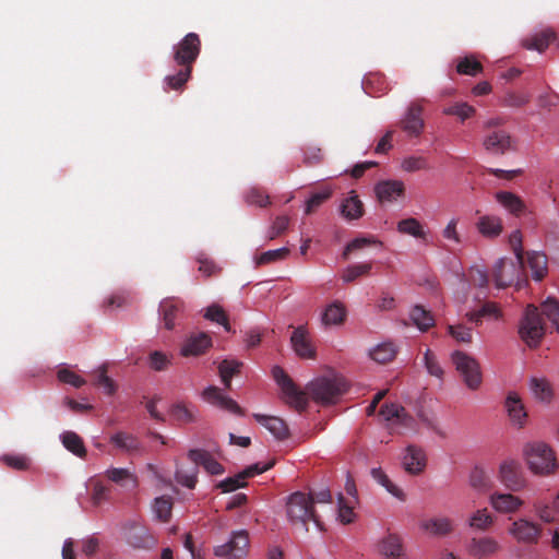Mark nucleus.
<instances>
[{
    "label": "nucleus",
    "mask_w": 559,
    "mask_h": 559,
    "mask_svg": "<svg viewBox=\"0 0 559 559\" xmlns=\"http://www.w3.org/2000/svg\"><path fill=\"white\" fill-rule=\"evenodd\" d=\"M522 456L527 469L535 476L548 477L559 468L555 450L546 442L533 440L524 443Z\"/></svg>",
    "instance_id": "1"
},
{
    "label": "nucleus",
    "mask_w": 559,
    "mask_h": 559,
    "mask_svg": "<svg viewBox=\"0 0 559 559\" xmlns=\"http://www.w3.org/2000/svg\"><path fill=\"white\" fill-rule=\"evenodd\" d=\"M307 390L317 403L332 404L347 391V382L342 376L330 372L314 377L307 384Z\"/></svg>",
    "instance_id": "2"
},
{
    "label": "nucleus",
    "mask_w": 559,
    "mask_h": 559,
    "mask_svg": "<svg viewBox=\"0 0 559 559\" xmlns=\"http://www.w3.org/2000/svg\"><path fill=\"white\" fill-rule=\"evenodd\" d=\"M286 515L293 526H300L305 532H308L307 524L309 521L319 525L310 493L302 491L290 493L286 498Z\"/></svg>",
    "instance_id": "3"
},
{
    "label": "nucleus",
    "mask_w": 559,
    "mask_h": 559,
    "mask_svg": "<svg viewBox=\"0 0 559 559\" xmlns=\"http://www.w3.org/2000/svg\"><path fill=\"white\" fill-rule=\"evenodd\" d=\"M545 324L537 307L528 305L519 323V335L521 340L531 348L537 347L544 335Z\"/></svg>",
    "instance_id": "4"
},
{
    "label": "nucleus",
    "mask_w": 559,
    "mask_h": 559,
    "mask_svg": "<svg viewBox=\"0 0 559 559\" xmlns=\"http://www.w3.org/2000/svg\"><path fill=\"white\" fill-rule=\"evenodd\" d=\"M451 360L465 386L471 391H477L483 383V372L477 359L467 353L454 350Z\"/></svg>",
    "instance_id": "5"
},
{
    "label": "nucleus",
    "mask_w": 559,
    "mask_h": 559,
    "mask_svg": "<svg viewBox=\"0 0 559 559\" xmlns=\"http://www.w3.org/2000/svg\"><path fill=\"white\" fill-rule=\"evenodd\" d=\"M379 415L392 431L399 433L416 431L415 419L397 403H384L380 408Z\"/></svg>",
    "instance_id": "6"
},
{
    "label": "nucleus",
    "mask_w": 559,
    "mask_h": 559,
    "mask_svg": "<svg viewBox=\"0 0 559 559\" xmlns=\"http://www.w3.org/2000/svg\"><path fill=\"white\" fill-rule=\"evenodd\" d=\"M272 376L281 389L282 399L292 407L301 411L307 406V395L280 366L272 368Z\"/></svg>",
    "instance_id": "7"
},
{
    "label": "nucleus",
    "mask_w": 559,
    "mask_h": 559,
    "mask_svg": "<svg viewBox=\"0 0 559 559\" xmlns=\"http://www.w3.org/2000/svg\"><path fill=\"white\" fill-rule=\"evenodd\" d=\"M400 462L406 474L417 476L425 472L428 457L426 451L420 445L407 444L401 451Z\"/></svg>",
    "instance_id": "8"
},
{
    "label": "nucleus",
    "mask_w": 559,
    "mask_h": 559,
    "mask_svg": "<svg viewBox=\"0 0 559 559\" xmlns=\"http://www.w3.org/2000/svg\"><path fill=\"white\" fill-rule=\"evenodd\" d=\"M542 526L526 518L513 520L508 528V534L519 544L534 545L538 543Z\"/></svg>",
    "instance_id": "9"
},
{
    "label": "nucleus",
    "mask_w": 559,
    "mask_h": 559,
    "mask_svg": "<svg viewBox=\"0 0 559 559\" xmlns=\"http://www.w3.org/2000/svg\"><path fill=\"white\" fill-rule=\"evenodd\" d=\"M524 260L518 261L500 258L495 263V283L498 288H504L519 280L523 271Z\"/></svg>",
    "instance_id": "10"
},
{
    "label": "nucleus",
    "mask_w": 559,
    "mask_h": 559,
    "mask_svg": "<svg viewBox=\"0 0 559 559\" xmlns=\"http://www.w3.org/2000/svg\"><path fill=\"white\" fill-rule=\"evenodd\" d=\"M249 537L246 531L231 533L228 542L215 547L214 554L225 559H241L247 554Z\"/></svg>",
    "instance_id": "11"
},
{
    "label": "nucleus",
    "mask_w": 559,
    "mask_h": 559,
    "mask_svg": "<svg viewBox=\"0 0 559 559\" xmlns=\"http://www.w3.org/2000/svg\"><path fill=\"white\" fill-rule=\"evenodd\" d=\"M373 190L381 204H393L404 199L406 187L403 180L385 179L377 182Z\"/></svg>",
    "instance_id": "12"
},
{
    "label": "nucleus",
    "mask_w": 559,
    "mask_h": 559,
    "mask_svg": "<svg viewBox=\"0 0 559 559\" xmlns=\"http://www.w3.org/2000/svg\"><path fill=\"white\" fill-rule=\"evenodd\" d=\"M200 52V39L195 33L187 34L175 47L174 58L178 64L190 67Z\"/></svg>",
    "instance_id": "13"
},
{
    "label": "nucleus",
    "mask_w": 559,
    "mask_h": 559,
    "mask_svg": "<svg viewBox=\"0 0 559 559\" xmlns=\"http://www.w3.org/2000/svg\"><path fill=\"white\" fill-rule=\"evenodd\" d=\"M201 396L206 403L215 407L235 415H243V411L238 405V403L215 385H207L203 390Z\"/></svg>",
    "instance_id": "14"
},
{
    "label": "nucleus",
    "mask_w": 559,
    "mask_h": 559,
    "mask_svg": "<svg viewBox=\"0 0 559 559\" xmlns=\"http://www.w3.org/2000/svg\"><path fill=\"white\" fill-rule=\"evenodd\" d=\"M521 464L514 459H504L498 467L500 483L510 490H520L524 487V480L520 477Z\"/></svg>",
    "instance_id": "15"
},
{
    "label": "nucleus",
    "mask_w": 559,
    "mask_h": 559,
    "mask_svg": "<svg viewBox=\"0 0 559 559\" xmlns=\"http://www.w3.org/2000/svg\"><path fill=\"white\" fill-rule=\"evenodd\" d=\"M212 337L205 332H198L188 335L179 349L182 357H198L206 353L212 346Z\"/></svg>",
    "instance_id": "16"
},
{
    "label": "nucleus",
    "mask_w": 559,
    "mask_h": 559,
    "mask_svg": "<svg viewBox=\"0 0 559 559\" xmlns=\"http://www.w3.org/2000/svg\"><path fill=\"white\" fill-rule=\"evenodd\" d=\"M490 507L497 513H515L524 504V501L519 497L510 492L493 491L488 497Z\"/></svg>",
    "instance_id": "17"
},
{
    "label": "nucleus",
    "mask_w": 559,
    "mask_h": 559,
    "mask_svg": "<svg viewBox=\"0 0 559 559\" xmlns=\"http://www.w3.org/2000/svg\"><path fill=\"white\" fill-rule=\"evenodd\" d=\"M504 409L511 424L515 427H523L527 419V413L522 397L515 391H510L504 400Z\"/></svg>",
    "instance_id": "18"
},
{
    "label": "nucleus",
    "mask_w": 559,
    "mask_h": 559,
    "mask_svg": "<svg viewBox=\"0 0 559 559\" xmlns=\"http://www.w3.org/2000/svg\"><path fill=\"white\" fill-rule=\"evenodd\" d=\"M441 236L450 248L462 247L466 241L462 217L451 216L441 229Z\"/></svg>",
    "instance_id": "19"
},
{
    "label": "nucleus",
    "mask_w": 559,
    "mask_h": 559,
    "mask_svg": "<svg viewBox=\"0 0 559 559\" xmlns=\"http://www.w3.org/2000/svg\"><path fill=\"white\" fill-rule=\"evenodd\" d=\"M290 343L293 350L298 357L302 359H313L316 357V349L305 328L298 326L294 330L290 336Z\"/></svg>",
    "instance_id": "20"
},
{
    "label": "nucleus",
    "mask_w": 559,
    "mask_h": 559,
    "mask_svg": "<svg viewBox=\"0 0 559 559\" xmlns=\"http://www.w3.org/2000/svg\"><path fill=\"white\" fill-rule=\"evenodd\" d=\"M479 235L486 239H497L503 233L502 218L495 214H484L475 223Z\"/></svg>",
    "instance_id": "21"
},
{
    "label": "nucleus",
    "mask_w": 559,
    "mask_h": 559,
    "mask_svg": "<svg viewBox=\"0 0 559 559\" xmlns=\"http://www.w3.org/2000/svg\"><path fill=\"white\" fill-rule=\"evenodd\" d=\"M423 108L417 104L411 105L401 119V127L408 136H418L424 130L421 118Z\"/></svg>",
    "instance_id": "22"
},
{
    "label": "nucleus",
    "mask_w": 559,
    "mask_h": 559,
    "mask_svg": "<svg viewBox=\"0 0 559 559\" xmlns=\"http://www.w3.org/2000/svg\"><path fill=\"white\" fill-rule=\"evenodd\" d=\"M109 441L116 449L130 455L142 454L144 450L138 437L127 431L115 432L110 436Z\"/></svg>",
    "instance_id": "23"
},
{
    "label": "nucleus",
    "mask_w": 559,
    "mask_h": 559,
    "mask_svg": "<svg viewBox=\"0 0 559 559\" xmlns=\"http://www.w3.org/2000/svg\"><path fill=\"white\" fill-rule=\"evenodd\" d=\"M396 230L418 241L427 242L430 237L428 227L415 217H406L397 222Z\"/></svg>",
    "instance_id": "24"
},
{
    "label": "nucleus",
    "mask_w": 559,
    "mask_h": 559,
    "mask_svg": "<svg viewBox=\"0 0 559 559\" xmlns=\"http://www.w3.org/2000/svg\"><path fill=\"white\" fill-rule=\"evenodd\" d=\"M483 146L491 155H502L511 148V139L506 131H492L484 136Z\"/></svg>",
    "instance_id": "25"
},
{
    "label": "nucleus",
    "mask_w": 559,
    "mask_h": 559,
    "mask_svg": "<svg viewBox=\"0 0 559 559\" xmlns=\"http://www.w3.org/2000/svg\"><path fill=\"white\" fill-rule=\"evenodd\" d=\"M105 476L116 485L120 486L123 490H133L138 487L136 475L124 467H109L105 471Z\"/></svg>",
    "instance_id": "26"
},
{
    "label": "nucleus",
    "mask_w": 559,
    "mask_h": 559,
    "mask_svg": "<svg viewBox=\"0 0 559 559\" xmlns=\"http://www.w3.org/2000/svg\"><path fill=\"white\" fill-rule=\"evenodd\" d=\"M500 549L499 543L490 536L473 538L468 544L471 556L483 559L495 555Z\"/></svg>",
    "instance_id": "27"
},
{
    "label": "nucleus",
    "mask_w": 559,
    "mask_h": 559,
    "mask_svg": "<svg viewBox=\"0 0 559 559\" xmlns=\"http://www.w3.org/2000/svg\"><path fill=\"white\" fill-rule=\"evenodd\" d=\"M501 310L493 302H486L477 310H471L465 313L466 319L476 325L483 322H495L501 319Z\"/></svg>",
    "instance_id": "28"
},
{
    "label": "nucleus",
    "mask_w": 559,
    "mask_h": 559,
    "mask_svg": "<svg viewBox=\"0 0 559 559\" xmlns=\"http://www.w3.org/2000/svg\"><path fill=\"white\" fill-rule=\"evenodd\" d=\"M495 200L506 212L514 216L522 215L526 210L521 198L510 191L496 192Z\"/></svg>",
    "instance_id": "29"
},
{
    "label": "nucleus",
    "mask_w": 559,
    "mask_h": 559,
    "mask_svg": "<svg viewBox=\"0 0 559 559\" xmlns=\"http://www.w3.org/2000/svg\"><path fill=\"white\" fill-rule=\"evenodd\" d=\"M128 543L136 548H148L155 546L154 537L148 533L147 528L141 524H131L127 531Z\"/></svg>",
    "instance_id": "30"
},
{
    "label": "nucleus",
    "mask_w": 559,
    "mask_h": 559,
    "mask_svg": "<svg viewBox=\"0 0 559 559\" xmlns=\"http://www.w3.org/2000/svg\"><path fill=\"white\" fill-rule=\"evenodd\" d=\"M468 484L471 488L478 493H487L493 488L491 473L479 466H476L471 471Z\"/></svg>",
    "instance_id": "31"
},
{
    "label": "nucleus",
    "mask_w": 559,
    "mask_h": 559,
    "mask_svg": "<svg viewBox=\"0 0 559 559\" xmlns=\"http://www.w3.org/2000/svg\"><path fill=\"white\" fill-rule=\"evenodd\" d=\"M188 457L195 464H200L211 475H221L224 473L223 465L210 455L209 452L201 449L190 450Z\"/></svg>",
    "instance_id": "32"
},
{
    "label": "nucleus",
    "mask_w": 559,
    "mask_h": 559,
    "mask_svg": "<svg viewBox=\"0 0 559 559\" xmlns=\"http://www.w3.org/2000/svg\"><path fill=\"white\" fill-rule=\"evenodd\" d=\"M420 528L433 536H445L453 531L454 522L447 516H437L423 521Z\"/></svg>",
    "instance_id": "33"
},
{
    "label": "nucleus",
    "mask_w": 559,
    "mask_h": 559,
    "mask_svg": "<svg viewBox=\"0 0 559 559\" xmlns=\"http://www.w3.org/2000/svg\"><path fill=\"white\" fill-rule=\"evenodd\" d=\"M182 302L177 299L165 298L159 304V314L164 326L167 330H171L175 328L176 318L178 313L182 310Z\"/></svg>",
    "instance_id": "34"
},
{
    "label": "nucleus",
    "mask_w": 559,
    "mask_h": 559,
    "mask_svg": "<svg viewBox=\"0 0 559 559\" xmlns=\"http://www.w3.org/2000/svg\"><path fill=\"white\" fill-rule=\"evenodd\" d=\"M346 318V308L340 301L329 304L321 313V323L325 328L341 325Z\"/></svg>",
    "instance_id": "35"
},
{
    "label": "nucleus",
    "mask_w": 559,
    "mask_h": 559,
    "mask_svg": "<svg viewBox=\"0 0 559 559\" xmlns=\"http://www.w3.org/2000/svg\"><path fill=\"white\" fill-rule=\"evenodd\" d=\"M254 419L262 425L276 439H285L288 436V428L283 419L276 416L253 414Z\"/></svg>",
    "instance_id": "36"
},
{
    "label": "nucleus",
    "mask_w": 559,
    "mask_h": 559,
    "mask_svg": "<svg viewBox=\"0 0 559 559\" xmlns=\"http://www.w3.org/2000/svg\"><path fill=\"white\" fill-rule=\"evenodd\" d=\"M528 390L531 395L542 403H549L554 396L550 382L543 377H532L528 381Z\"/></svg>",
    "instance_id": "37"
},
{
    "label": "nucleus",
    "mask_w": 559,
    "mask_h": 559,
    "mask_svg": "<svg viewBox=\"0 0 559 559\" xmlns=\"http://www.w3.org/2000/svg\"><path fill=\"white\" fill-rule=\"evenodd\" d=\"M341 215L347 221L358 219L362 216L364 205L355 191H350L340 205Z\"/></svg>",
    "instance_id": "38"
},
{
    "label": "nucleus",
    "mask_w": 559,
    "mask_h": 559,
    "mask_svg": "<svg viewBox=\"0 0 559 559\" xmlns=\"http://www.w3.org/2000/svg\"><path fill=\"white\" fill-rule=\"evenodd\" d=\"M379 551L385 559H401L404 555L402 542L396 535H388L379 543Z\"/></svg>",
    "instance_id": "39"
},
{
    "label": "nucleus",
    "mask_w": 559,
    "mask_h": 559,
    "mask_svg": "<svg viewBox=\"0 0 559 559\" xmlns=\"http://www.w3.org/2000/svg\"><path fill=\"white\" fill-rule=\"evenodd\" d=\"M527 263L534 281H542L548 272L547 257L544 252L532 251L528 253Z\"/></svg>",
    "instance_id": "40"
},
{
    "label": "nucleus",
    "mask_w": 559,
    "mask_h": 559,
    "mask_svg": "<svg viewBox=\"0 0 559 559\" xmlns=\"http://www.w3.org/2000/svg\"><path fill=\"white\" fill-rule=\"evenodd\" d=\"M495 518L487 508H480L467 518V525L475 531H487L493 525Z\"/></svg>",
    "instance_id": "41"
},
{
    "label": "nucleus",
    "mask_w": 559,
    "mask_h": 559,
    "mask_svg": "<svg viewBox=\"0 0 559 559\" xmlns=\"http://www.w3.org/2000/svg\"><path fill=\"white\" fill-rule=\"evenodd\" d=\"M555 39V34L551 29H543L534 34L531 38L524 40L523 45L528 50H536L543 52L547 49L550 41Z\"/></svg>",
    "instance_id": "42"
},
{
    "label": "nucleus",
    "mask_w": 559,
    "mask_h": 559,
    "mask_svg": "<svg viewBox=\"0 0 559 559\" xmlns=\"http://www.w3.org/2000/svg\"><path fill=\"white\" fill-rule=\"evenodd\" d=\"M397 353L396 346L392 342H381L369 350L372 360L385 364L391 361Z\"/></svg>",
    "instance_id": "43"
},
{
    "label": "nucleus",
    "mask_w": 559,
    "mask_h": 559,
    "mask_svg": "<svg viewBox=\"0 0 559 559\" xmlns=\"http://www.w3.org/2000/svg\"><path fill=\"white\" fill-rule=\"evenodd\" d=\"M203 318L207 321L217 323L224 328L226 332H230L231 328L228 322V317L223 307L218 304H212L203 309Z\"/></svg>",
    "instance_id": "44"
},
{
    "label": "nucleus",
    "mask_w": 559,
    "mask_h": 559,
    "mask_svg": "<svg viewBox=\"0 0 559 559\" xmlns=\"http://www.w3.org/2000/svg\"><path fill=\"white\" fill-rule=\"evenodd\" d=\"M63 447L74 455L83 457L86 453L82 438L73 431H63L60 435Z\"/></svg>",
    "instance_id": "45"
},
{
    "label": "nucleus",
    "mask_w": 559,
    "mask_h": 559,
    "mask_svg": "<svg viewBox=\"0 0 559 559\" xmlns=\"http://www.w3.org/2000/svg\"><path fill=\"white\" fill-rule=\"evenodd\" d=\"M442 112L448 116H456L461 122H464L465 120L474 117L476 109L467 103L459 102L444 107Z\"/></svg>",
    "instance_id": "46"
},
{
    "label": "nucleus",
    "mask_w": 559,
    "mask_h": 559,
    "mask_svg": "<svg viewBox=\"0 0 559 559\" xmlns=\"http://www.w3.org/2000/svg\"><path fill=\"white\" fill-rule=\"evenodd\" d=\"M241 367V362L235 359H224L218 365V373L221 380L226 389L230 388L231 378L234 374L238 373Z\"/></svg>",
    "instance_id": "47"
},
{
    "label": "nucleus",
    "mask_w": 559,
    "mask_h": 559,
    "mask_svg": "<svg viewBox=\"0 0 559 559\" xmlns=\"http://www.w3.org/2000/svg\"><path fill=\"white\" fill-rule=\"evenodd\" d=\"M412 322L420 330L426 331L433 324V318L429 311L420 306H414L409 312Z\"/></svg>",
    "instance_id": "48"
},
{
    "label": "nucleus",
    "mask_w": 559,
    "mask_h": 559,
    "mask_svg": "<svg viewBox=\"0 0 559 559\" xmlns=\"http://www.w3.org/2000/svg\"><path fill=\"white\" fill-rule=\"evenodd\" d=\"M171 498L167 496L156 497L152 503V512L158 520L166 521L171 513Z\"/></svg>",
    "instance_id": "49"
},
{
    "label": "nucleus",
    "mask_w": 559,
    "mask_h": 559,
    "mask_svg": "<svg viewBox=\"0 0 559 559\" xmlns=\"http://www.w3.org/2000/svg\"><path fill=\"white\" fill-rule=\"evenodd\" d=\"M333 189L331 187H324L320 191L311 194L305 202V214H310L313 210L319 207L324 201L332 195Z\"/></svg>",
    "instance_id": "50"
},
{
    "label": "nucleus",
    "mask_w": 559,
    "mask_h": 559,
    "mask_svg": "<svg viewBox=\"0 0 559 559\" xmlns=\"http://www.w3.org/2000/svg\"><path fill=\"white\" fill-rule=\"evenodd\" d=\"M371 270L370 262H361L346 266L342 273V280L344 283L354 282L359 276H362Z\"/></svg>",
    "instance_id": "51"
},
{
    "label": "nucleus",
    "mask_w": 559,
    "mask_h": 559,
    "mask_svg": "<svg viewBox=\"0 0 559 559\" xmlns=\"http://www.w3.org/2000/svg\"><path fill=\"white\" fill-rule=\"evenodd\" d=\"M401 168L406 173H416L428 169L429 165L424 156L409 155L401 160Z\"/></svg>",
    "instance_id": "52"
},
{
    "label": "nucleus",
    "mask_w": 559,
    "mask_h": 559,
    "mask_svg": "<svg viewBox=\"0 0 559 559\" xmlns=\"http://www.w3.org/2000/svg\"><path fill=\"white\" fill-rule=\"evenodd\" d=\"M542 311L556 331L559 332V302L556 299L548 297L542 304Z\"/></svg>",
    "instance_id": "53"
},
{
    "label": "nucleus",
    "mask_w": 559,
    "mask_h": 559,
    "mask_svg": "<svg viewBox=\"0 0 559 559\" xmlns=\"http://www.w3.org/2000/svg\"><path fill=\"white\" fill-rule=\"evenodd\" d=\"M171 355L160 350H154L148 356V366L155 371L165 370L171 362Z\"/></svg>",
    "instance_id": "54"
},
{
    "label": "nucleus",
    "mask_w": 559,
    "mask_h": 559,
    "mask_svg": "<svg viewBox=\"0 0 559 559\" xmlns=\"http://www.w3.org/2000/svg\"><path fill=\"white\" fill-rule=\"evenodd\" d=\"M448 333L456 341L461 343H471L473 338L472 329L462 324H449Z\"/></svg>",
    "instance_id": "55"
},
{
    "label": "nucleus",
    "mask_w": 559,
    "mask_h": 559,
    "mask_svg": "<svg viewBox=\"0 0 559 559\" xmlns=\"http://www.w3.org/2000/svg\"><path fill=\"white\" fill-rule=\"evenodd\" d=\"M456 70L460 74L474 76L483 70V67L473 57H465L459 61Z\"/></svg>",
    "instance_id": "56"
},
{
    "label": "nucleus",
    "mask_w": 559,
    "mask_h": 559,
    "mask_svg": "<svg viewBox=\"0 0 559 559\" xmlns=\"http://www.w3.org/2000/svg\"><path fill=\"white\" fill-rule=\"evenodd\" d=\"M197 409L194 406L186 404H176L171 408V415L175 419L189 423L195 418Z\"/></svg>",
    "instance_id": "57"
},
{
    "label": "nucleus",
    "mask_w": 559,
    "mask_h": 559,
    "mask_svg": "<svg viewBox=\"0 0 559 559\" xmlns=\"http://www.w3.org/2000/svg\"><path fill=\"white\" fill-rule=\"evenodd\" d=\"M247 485L246 478L241 472L236 474L235 476L227 477L221 480L217 485L218 488L222 489L223 492H230L238 488H242Z\"/></svg>",
    "instance_id": "58"
},
{
    "label": "nucleus",
    "mask_w": 559,
    "mask_h": 559,
    "mask_svg": "<svg viewBox=\"0 0 559 559\" xmlns=\"http://www.w3.org/2000/svg\"><path fill=\"white\" fill-rule=\"evenodd\" d=\"M97 372L96 383L103 388V391L107 395H112L116 390V383L106 374V367L99 366L95 370Z\"/></svg>",
    "instance_id": "59"
},
{
    "label": "nucleus",
    "mask_w": 559,
    "mask_h": 559,
    "mask_svg": "<svg viewBox=\"0 0 559 559\" xmlns=\"http://www.w3.org/2000/svg\"><path fill=\"white\" fill-rule=\"evenodd\" d=\"M57 377L59 381L64 382L69 385H72L74 388H81L83 386L86 381L81 376L76 374L69 368H61L58 370Z\"/></svg>",
    "instance_id": "60"
},
{
    "label": "nucleus",
    "mask_w": 559,
    "mask_h": 559,
    "mask_svg": "<svg viewBox=\"0 0 559 559\" xmlns=\"http://www.w3.org/2000/svg\"><path fill=\"white\" fill-rule=\"evenodd\" d=\"M175 479L179 485L192 489L198 480V471L197 468H192L189 472L177 469L175 473Z\"/></svg>",
    "instance_id": "61"
},
{
    "label": "nucleus",
    "mask_w": 559,
    "mask_h": 559,
    "mask_svg": "<svg viewBox=\"0 0 559 559\" xmlns=\"http://www.w3.org/2000/svg\"><path fill=\"white\" fill-rule=\"evenodd\" d=\"M356 518L353 508L345 503L342 495L337 497V519L343 524L352 523Z\"/></svg>",
    "instance_id": "62"
},
{
    "label": "nucleus",
    "mask_w": 559,
    "mask_h": 559,
    "mask_svg": "<svg viewBox=\"0 0 559 559\" xmlns=\"http://www.w3.org/2000/svg\"><path fill=\"white\" fill-rule=\"evenodd\" d=\"M287 253H288V250L285 247L274 249V250H267V251L263 252L261 255H259L258 258H255L254 261H255L257 265L266 264L270 262H274V261L284 259L287 255Z\"/></svg>",
    "instance_id": "63"
},
{
    "label": "nucleus",
    "mask_w": 559,
    "mask_h": 559,
    "mask_svg": "<svg viewBox=\"0 0 559 559\" xmlns=\"http://www.w3.org/2000/svg\"><path fill=\"white\" fill-rule=\"evenodd\" d=\"M424 362L429 374L438 379L442 378L443 369L436 359L435 355L430 352V349H426L424 354Z\"/></svg>",
    "instance_id": "64"
}]
</instances>
